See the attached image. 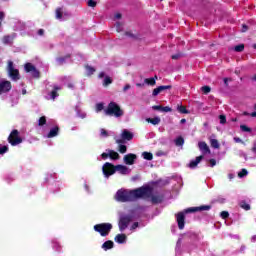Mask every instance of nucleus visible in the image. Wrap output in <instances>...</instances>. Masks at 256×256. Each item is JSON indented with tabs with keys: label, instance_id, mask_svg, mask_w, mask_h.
Listing matches in <instances>:
<instances>
[{
	"label": "nucleus",
	"instance_id": "f257e3e1",
	"mask_svg": "<svg viewBox=\"0 0 256 256\" xmlns=\"http://www.w3.org/2000/svg\"><path fill=\"white\" fill-rule=\"evenodd\" d=\"M152 190L149 187H142L135 190L120 189L116 192L115 199L120 203H127L129 201H137L141 197H147L151 195Z\"/></svg>",
	"mask_w": 256,
	"mask_h": 256
},
{
	"label": "nucleus",
	"instance_id": "f03ea898",
	"mask_svg": "<svg viewBox=\"0 0 256 256\" xmlns=\"http://www.w3.org/2000/svg\"><path fill=\"white\" fill-rule=\"evenodd\" d=\"M115 171H118L121 175H129V173H131V170L124 165L114 166L113 164L106 162L102 167V172L106 179H109L111 175H115Z\"/></svg>",
	"mask_w": 256,
	"mask_h": 256
},
{
	"label": "nucleus",
	"instance_id": "7ed1b4c3",
	"mask_svg": "<svg viewBox=\"0 0 256 256\" xmlns=\"http://www.w3.org/2000/svg\"><path fill=\"white\" fill-rule=\"evenodd\" d=\"M209 209H211V206L205 205V206L191 207L184 210L183 212H179L176 215V220H177L179 229H185V214L197 213V211H209Z\"/></svg>",
	"mask_w": 256,
	"mask_h": 256
},
{
	"label": "nucleus",
	"instance_id": "20e7f679",
	"mask_svg": "<svg viewBox=\"0 0 256 256\" xmlns=\"http://www.w3.org/2000/svg\"><path fill=\"white\" fill-rule=\"evenodd\" d=\"M133 217V214H124L123 212H119L118 227L121 232L125 231V229L129 227V223L133 221Z\"/></svg>",
	"mask_w": 256,
	"mask_h": 256
},
{
	"label": "nucleus",
	"instance_id": "39448f33",
	"mask_svg": "<svg viewBox=\"0 0 256 256\" xmlns=\"http://www.w3.org/2000/svg\"><path fill=\"white\" fill-rule=\"evenodd\" d=\"M105 115H110L111 117H123V110L115 102H110L107 109L104 110Z\"/></svg>",
	"mask_w": 256,
	"mask_h": 256
},
{
	"label": "nucleus",
	"instance_id": "423d86ee",
	"mask_svg": "<svg viewBox=\"0 0 256 256\" xmlns=\"http://www.w3.org/2000/svg\"><path fill=\"white\" fill-rule=\"evenodd\" d=\"M111 229H113V224L111 223H100L94 225V231H96V233H100L101 237H107V235L111 233Z\"/></svg>",
	"mask_w": 256,
	"mask_h": 256
},
{
	"label": "nucleus",
	"instance_id": "0eeeda50",
	"mask_svg": "<svg viewBox=\"0 0 256 256\" xmlns=\"http://www.w3.org/2000/svg\"><path fill=\"white\" fill-rule=\"evenodd\" d=\"M7 73L8 77H10L12 81H19V79H21V76H19V70L15 68L13 61L11 60L8 61Z\"/></svg>",
	"mask_w": 256,
	"mask_h": 256
},
{
	"label": "nucleus",
	"instance_id": "6e6552de",
	"mask_svg": "<svg viewBox=\"0 0 256 256\" xmlns=\"http://www.w3.org/2000/svg\"><path fill=\"white\" fill-rule=\"evenodd\" d=\"M8 142L13 147H15L16 145H20V143H23V139H21V136H19V131L13 130L8 137Z\"/></svg>",
	"mask_w": 256,
	"mask_h": 256
},
{
	"label": "nucleus",
	"instance_id": "1a4fd4ad",
	"mask_svg": "<svg viewBox=\"0 0 256 256\" xmlns=\"http://www.w3.org/2000/svg\"><path fill=\"white\" fill-rule=\"evenodd\" d=\"M24 69H25L26 73H30L32 75V77L39 79V71L37 68H35V66L33 64H31V63L25 64Z\"/></svg>",
	"mask_w": 256,
	"mask_h": 256
},
{
	"label": "nucleus",
	"instance_id": "9d476101",
	"mask_svg": "<svg viewBox=\"0 0 256 256\" xmlns=\"http://www.w3.org/2000/svg\"><path fill=\"white\" fill-rule=\"evenodd\" d=\"M9 91H11V82L7 80L0 81V95L9 93Z\"/></svg>",
	"mask_w": 256,
	"mask_h": 256
},
{
	"label": "nucleus",
	"instance_id": "9b49d317",
	"mask_svg": "<svg viewBox=\"0 0 256 256\" xmlns=\"http://www.w3.org/2000/svg\"><path fill=\"white\" fill-rule=\"evenodd\" d=\"M65 17H69V13H67V11H65L63 8H57L56 19H58V21H63L65 20Z\"/></svg>",
	"mask_w": 256,
	"mask_h": 256
},
{
	"label": "nucleus",
	"instance_id": "f8f14e48",
	"mask_svg": "<svg viewBox=\"0 0 256 256\" xmlns=\"http://www.w3.org/2000/svg\"><path fill=\"white\" fill-rule=\"evenodd\" d=\"M135 159H137V155L135 154H127L124 156V163L126 165H134L135 164Z\"/></svg>",
	"mask_w": 256,
	"mask_h": 256
},
{
	"label": "nucleus",
	"instance_id": "ddd939ff",
	"mask_svg": "<svg viewBox=\"0 0 256 256\" xmlns=\"http://www.w3.org/2000/svg\"><path fill=\"white\" fill-rule=\"evenodd\" d=\"M198 148L201 151L202 155H207V153H211V149L205 142H199Z\"/></svg>",
	"mask_w": 256,
	"mask_h": 256
},
{
	"label": "nucleus",
	"instance_id": "4468645a",
	"mask_svg": "<svg viewBox=\"0 0 256 256\" xmlns=\"http://www.w3.org/2000/svg\"><path fill=\"white\" fill-rule=\"evenodd\" d=\"M121 140L122 141H131V139H133V133H131L129 130H123L122 134H121Z\"/></svg>",
	"mask_w": 256,
	"mask_h": 256
},
{
	"label": "nucleus",
	"instance_id": "2eb2a0df",
	"mask_svg": "<svg viewBox=\"0 0 256 256\" xmlns=\"http://www.w3.org/2000/svg\"><path fill=\"white\" fill-rule=\"evenodd\" d=\"M60 90H61V87L54 86V89L51 91V93L48 94L47 99H52L53 101H55V99L59 97V94H57V92Z\"/></svg>",
	"mask_w": 256,
	"mask_h": 256
},
{
	"label": "nucleus",
	"instance_id": "dca6fc26",
	"mask_svg": "<svg viewBox=\"0 0 256 256\" xmlns=\"http://www.w3.org/2000/svg\"><path fill=\"white\" fill-rule=\"evenodd\" d=\"M201 161H203V155L196 157L195 160H192L189 163L188 167H190V169H195V167H197V165L200 164Z\"/></svg>",
	"mask_w": 256,
	"mask_h": 256
},
{
	"label": "nucleus",
	"instance_id": "f3484780",
	"mask_svg": "<svg viewBox=\"0 0 256 256\" xmlns=\"http://www.w3.org/2000/svg\"><path fill=\"white\" fill-rule=\"evenodd\" d=\"M167 89H171V86H159L153 90L152 95L153 97H157L159 93H162V91H165Z\"/></svg>",
	"mask_w": 256,
	"mask_h": 256
},
{
	"label": "nucleus",
	"instance_id": "a211bd4d",
	"mask_svg": "<svg viewBox=\"0 0 256 256\" xmlns=\"http://www.w3.org/2000/svg\"><path fill=\"white\" fill-rule=\"evenodd\" d=\"M116 143L119 145L118 146V151L119 153H127V146L123 145V143H125L123 140L121 139H116Z\"/></svg>",
	"mask_w": 256,
	"mask_h": 256
},
{
	"label": "nucleus",
	"instance_id": "6ab92c4d",
	"mask_svg": "<svg viewBox=\"0 0 256 256\" xmlns=\"http://www.w3.org/2000/svg\"><path fill=\"white\" fill-rule=\"evenodd\" d=\"M16 34L6 35L3 37L2 41L4 45H11L13 43V39H15Z\"/></svg>",
	"mask_w": 256,
	"mask_h": 256
},
{
	"label": "nucleus",
	"instance_id": "aec40b11",
	"mask_svg": "<svg viewBox=\"0 0 256 256\" xmlns=\"http://www.w3.org/2000/svg\"><path fill=\"white\" fill-rule=\"evenodd\" d=\"M59 135V127H54L50 129L49 133L46 135L48 139H53V137H57Z\"/></svg>",
	"mask_w": 256,
	"mask_h": 256
},
{
	"label": "nucleus",
	"instance_id": "412c9836",
	"mask_svg": "<svg viewBox=\"0 0 256 256\" xmlns=\"http://www.w3.org/2000/svg\"><path fill=\"white\" fill-rule=\"evenodd\" d=\"M114 241L119 244L126 243L127 236L125 234H118L115 236Z\"/></svg>",
	"mask_w": 256,
	"mask_h": 256
},
{
	"label": "nucleus",
	"instance_id": "4be33fe9",
	"mask_svg": "<svg viewBox=\"0 0 256 256\" xmlns=\"http://www.w3.org/2000/svg\"><path fill=\"white\" fill-rule=\"evenodd\" d=\"M114 243L111 240H108L102 244V249L104 251H109V249H113Z\"/></svg>",
	"mask_w": 256,
	"mask_h": 256
},
{
	"label": "nucleus",
	"instance_id": "5701e85b",
	"mask_svg": "<svg viewBox=\"0 0 256 256\" xmlns=\"http://www.w3.org/2000/svg\"><path fill=\"white\" fill-rule=\"evenodd\" d=\"M147 123H151L152 125H159L161 123V118L156 116L154 118H146Z\"/></svg>",
	"mask_w": 256,
	"mask_h": 256
},
{
	"label": "nucleus",
	"instance_id": "b1692460",
	"mask_svg": "<svg viewBox=\"0 0 256 256\" xmlns=\"http://www.w3.org/2000/svg\"><path fill=\"white\" fill-rule=\"evenodd\" d=\"M142 157H143V159H146V161L153 160V154L151 152H143Z\"/></svg>",
	"mask_w": 256,
	"mask_h": 256
},
{
	"label": "nucleus",
	"instance_id": "393cba45",
	"mask_svg": "<svg viewBox=\"0 0 256 256\" xmlns=\"http://www.w3.org/2000/svg\"><path fill=\"white\" fill-rule=\"evenodd\" d=\"M109 157L110 159H113L114 161L119 159V153L113 151V150H109Z\"/></svg>",
	"mask_w": 256,
	"mask_h": 256
},
{
	"label": "nucleus",
	"instance_id": "a878e982",
	"mask_svg": "<svg viewBox=\"0 0 256 256\" xmlns=\"http://www.w3.org/2000/svg\"><path fill=\"white\" fill-rule=\"evenodd\" d=\"M111 135V132L105 130V129H100V137H103L104 139L109 137Z\"/></svg>",
	"mask_w": 256,
	"mask_h": 256
},
{
	"label": "nucleus",
	"instance_id": "bb28decb",
	"mask_svg": "<svg viewBox=\"0 0 256 256\" xmlns=\"http://www.w3.org/2000/svg\"><path fill=\"white\" fill-rule=\"evenodd\" d=\"M210 145L214 149H219V141L217 139H211L210 140Z\"/></svg>",
	"mask_w": 256,
	"mask_h": 256
},
{
	"label": "nucleus",
	"instance_id": "cd10ccee",
	"mask_svg": "<svg viewBox=\"0 0 256 256\" xmlns=\"http://www.w3.org/2000/svg\"><path fill=\"white\" fill-rule=\"evenodd\" d=\"M111 83H113V80L111 79V77L105 76V78L103 80L104 87H107V85H111Z\"/></svg>",
	"mask_w": 256,
	"mask_h": 256
},
{
	"label": "nucleus",
	"instance_id": "c85d7f7f",
	"mask_svg": "<svg viewBox=\"0 0 256 256\" xmlns=\"http://www.w3.org/2000/svg\"><path fill=\"white\" fill-rule=\"evenodd\" d=\"M85 69H86L87 75H93V73L95 72V68H93L92 66H89V65H86Z\"/></svg>",
	"mask_w": 256,
	"mask_h": 256
},
{
	"label": "nucleus",
	"instance_id": "c756f323",
	"mask_svg": "<svg viewBox=\"0 0 256 256\" xmlns=\"http://www.w3.org/2000/svg\"><path fill=\"white\" fill-rule=\"evenodd\" d=\"M144 83H146V85H151V86H153V85H155L156 81H155V78H146V79L144 80Z\"/></svg>",
	"mask_w": 256,
	"mask_h": 256
},
{
	"label": "nucleus",
	"instance_id": "7c9ffc66",
	"mask_svg": "<svg viewBox=\"0 0 256 256\" xmlns=\"http://www.w3.org/2000/svg\"><path fill=\"white\" fill-rule=\"evenodd\" d=\"M184 143H185V140L183 139V137H178L175 140V144L177 145V147H181Z\"/></svg>",
	"mask_w": 256,
	"mask_h": 256
},
{
	"label": "nucleus",
	"instance_id": "2f4dec72",
	"mask_svg": "<svg viewBox=\"0 0 256 256\" xmlns=\"http://www.w3.org/2000/svg\"><path fill=\"white\" fill-rule=\"evenodd\" d=\"M45 123H47V118L45 116L40 117L38 120L39 127H43V125H45Z\"/></svg>",
	"mask_w": 256,
	"mask_h": 256
},
{
	"label": "nucleus",
	"instance_id": "473e14b6",
	"mask_svg": "<svg viewBox=\"0 0 256 256\" xmlns=\"http://www.w3.org/2000/svg\"><path fill=\"white\" fill-rule=\"evenodd\" d=\"M244 49H245V45L243 44H239L234 47V51H236L237 53H241V51H243Z\"/></svg>",
	"mask_w": 256,
	"mask_h": 256
},
{
	"label": "nucleus",
	"instance_id": "72a5a7b5",
	"mask_svg": "<svg viewBox=\"0 0 256 256\" xmlns=\"http://www.w3.org/2000/svg\"><path fill=\"white\" fill-rule=\"evenodd\" d=\"M178 111L179 113H183L185 115H187L189 113V110H187V108H185V106H178Z\"/></svg>",
	"mask_w": 256,
	"mask_h": 256
},
{
	"label": "nucleus",
	"instance_id": "f704fd0d",
	"mask_svg": "<svg viewBox=\"0 0 256 256\" xmlns=\"http://www.w3.org/2000/svg\"><path fill=\"white\" fill-rule=\"evenodd\" d=\"M240 207L242 209H244L245 211H249V209H251V206L248 203H246V202H241L240 203Z\"/></svg>",
	"mask_w": 256,
	"mask_h": 256
},
{
	"label": "nucleus",
	"instance_id": "c9c22d12",
	"mask_svg": "<svg viewBox=\"0 0 256 256\" xmlns=\"http://www.w3.org/2000/svg\"><path fill=\"white\" fill-rule=\"evenodd\" d=\"M248 172L247 169H242L239 173H238V177H240V179H242V177H247Z\"/></svg>",
	"mask_w": 256,
	"mask_h": 256
},
{
	"label": "nucleus",
	"instance_id": "e433bc0d",
	"mask_svg": "<svg viewBox=\"0 0 256 256\" xmlns=\"http://www.w3.org/2000/svg\"><path fill=\"white\" fill-rule=\"evenodd\" d=\"M241 131L244 133H251V128L247 127V125H241L240 126Z\"/></svg>",
	"mask_w": 256,
	"mask_h": 256
},
{
	"label": "nucleus",
	"instance_id": "4c0bfd02",
	"mask_svg": "<svg viewBox=\"0 0 256 256\" xmlns=\"http://www.w3.org/2000/svg\"><path fill=\"white\" fill-rule=\"evenodd\" d=\"M116 31L118 33H121V31H123V23H121V22L116 23Z\"/></svg>",
	"mask_w": 256,
	"mask_h": 256
},
{
	"label": "nucleus",
	"instance_id": "58836bf2",
	"mask_svg": "<svg viewBox=\"0 0 256 256\" xmlns=\"http://www.w3.org/2000/svg\"><path fill=\"white\" fill-rule=\"evenodd\" d=\"M201 91H202L205 95H207V93H211V87H209V86H203V87L201 88Z\"/></svg>",
	"mask_w": 256,
	"mask_h": 256
},
{
	"label": "nucleus",
	"instance_id": "ea45409f",
	"mask_svg": "<svg viewBox=\"0 0 256 256\" xmlns=\"http://www.w3.org/2000/svg\"><path fill=\"white\" fill-rule=\"evenodd\" d=\"M103 109H104L103 103L96 104V113L103 111Z\"/></svg>",
	"mask_w": 256,
	"mask_h": 256
},
{
	"label": "nucleus",
	"instance_id": "a19ab883",
	"mask_svg": "<svg viewBox=\"0 0 256 256\" xmlns=\"http://www.w3.org/2000/svg\"><path fill=\"white\" fill-rule=\"evenodd\" d=\"M219 119H220L221 125H225L227 123V118L225 117V115H220Z\"/></svg>",
	"mask_w": 256,
	"mask_h": 256
},
{
	"label": "nucleus",
	"instance_id": "79ce46f5",
	"mask_svg": "<svg viewBox=\"0 0 256 256\" xmlns=\"http://www.w3.org/2000/svg\"><path fill=\"white\" fill-rule=\"evenodd\" d=\"M7 151H9L7 146L0 147V155H4V153H7Z\"/></svg>",
	"mask_w": 256,
	"mask_h": 256
},
{
	"label": "nucleus",
	"instance_id": "37998d69",
	"mask_svg": "<svg viewBox=\"0 0 256 256\" xmlns=\"http://www.w3.org/2000/svg\"><path fill=\"white\" fill-rule=\"evenodd\" d=\"M97 6V2H95V0H88V7H96Z\"/></svg>",
	"mask_w": 256,
	"mask_h": 256
},
{
	"label": "nucleus",
	"instance_id": "c03bdc74",
	"mask_svg": "<svg viewBox=\"0 0 256 256\" xmlns=\"http://www.w3.org/2000/svg\"><path fill=\"white\" fill-rule=\"evenodd\" d=\"M56 63L58 65H63V63H65V58H63V57L57 58Z\"/></svg>",
	"mask_w": 256,
	"mask_h": 256
},
{
	"label": "nucleus",
	"instance_id": "a18cd8bd",
	"mask_svg": "<svg viewBox=\"0 0 256 256\" xmlns=\"http://www.w3.org/2000/svg\"><path fill=\"white\" fill-rule=\"evenodd\" d=\"M137 227H139V223L138 222H135L134 224H132V226L130 227L131 233H133V231H135V229H137Z\"/></svg>",
	"mask_w": 256,
	"mask_h": 256
},
{
	"label": "nucleus",
	"instance_id": "49530a36",
	"mask_svg": "<svg viewBox=\"0 0 256 256\" xmlns=\"http://www.w3.org/2000/svg\"><path fill=\"white\" fill-rule=\"evenodd\" d=\"M171 111H172V109L169 106L162 107V112L163 113H171Z\"/></svg>",
	"mask_w": 256,
	"mask_h": 256
},
{
	"label": "nucleus",
	"instance_id": "de8ad7c7",
	"mask_svg": "<svg viewBox=\"0 0 256 256\" xmlns=\"http://www.w3.org/2000/svg\"><path fill=\"white\" fill-rule=\"evenodd\" d=\"M220 216L222 217V219H227V217H229V212L227 211H222Z\"/></svg>",
	"mask_w": 256,
	"mask_h": 256
},
{
	"label": "nucleus",
	"instance_id": "09e8293b",
	"mask_svg": "<svg viewBox=\"0 0 256 256\" xmlns=\"http://www.w3.org/2000/svg\"><path fill=\"white\" fill-rule=\"evenodd\" d=\"M152 109H153L154 111H163V106L155 105V106H152Z\"/></svg>",
	"mask_w": 256,
	"mask_h": 256
},
{
	"label": "nucleus",
	"instance_id": "8fccbe9b",
	"mask_svg": "<svg viewBox=\"0 0 256 256\" xmlns=\"http://www.w3.org/2000/svg\"><path fill=\"white\" fill-rule=\"evenodd\" d=\"M77 115L78 117H80V119H85V117H87V114L85 112H78Z\"/></svg>",
	"mask_w": 256,
	"mask_h": 256
},
{
	"label": "nucleus",
	"instance_id": "3c124183",
	"mask_svg": "<svg viewBox=\"0 0 256 256\" xmlns=\"http://www.w3.org/2000/svg\"><path fill=\"white\" fill-rule=\"evenodd\" d=\"M107 152L102 153L101 157L102 159H107L109 157V150H106Z\"/></svg>",
	"mask_w": 256,
	"mask_h": 256
},
{
	"label": "nucleus",
	"instance_id": "603ef678",
	"mask_svg": "<svg viewBox=\"0 0 256 256\" xmlns=\"http://www.w3.org/2000/svg\"><path fill=\"white\" fill-rule=\"evenodd\" d=\"M209 163L211 167H215V165H217V161H215V159H210Z\"/></svg>",
	"mask_w": 256,
	"mask_h": 256
},
{
	"label": "nucleus",
	"instance_id": "864d4df0",
	"mask_svg": "<svg viewBox=\"0 0 256 256\" xmlns=\"http://www.w3.org/2000/svg\"><path fill=\"white\" fill-rule=\"evenodd\" d=\"M4 19H5V13L4 12H0V25L3 22Z\"/></svg>",
	"mask_w": 256,
	"mask_h": 256
},
{
	"label": "nucleus",
	"instance_id": "5fc2aeb1",
	"mask_svg": "<svg viewBox=\"0 0 256 256\" xmlns=\"http://www.w3.org/2000/svg\"><path fill=\"white\" fill-rule=\"evenodd\" d=\"M129 89H131V85L126 84V85L124 86V88H123V91H124V92H125V91H129Z\"/></svg>",
	"mask_w": 256,
	"mask_h": 256
},
{
	"label": "nucleus",
	"instance_id": "6e6d98bb",
	"mask_svg": "<svg viewBox=\"0 0 256 256\" xmlns=\"http://www.w3.org/2000/svg\"><path fill=\"white\" fill-rule=\"evenodd\" d=\"M234 141L235 143H243V140H241L239 137H234Z\"/></svg>",
	"mask_w": 256,
	"mask_h": 256
},
{
	"label": "nucleus",
	"instance_id": "4d7b16f0",
	"mask_svg": "<svg viewBox=\"0 0 256 256\" xmlns=\"http://www.w3.org/2000/svg\"><path fill=\"white\" fill-rule=\"evenodd\" d=\"M114 19H115V20L121 19V13H116V14L114 15Z\"/></svg>",
	"mask_w": 256,
	"mask_h": 256
},
{
	"label": "nucleus",
	"instance_id": "13d9d810",
	"mask_svg": "<svg viewBox=\"0 0 256 256\" xmlns=\"http://www.w3.org/2000/svg\"><path fill=\"white\" fill-rule=\"evenodd\" d=\"M37 33H38V35L43 36L45 33V30L39 29Z\"/></svg>",
	"mask_w": 256,
	"mask_h": 256
},
{
	"label": "nucleus",
	"instance_id": "bf43d9fd",
	"mask_svg": "<svg viewBox=\"0 0 256 256\" xmlns=\"http://www.w3.org/2000/svg\"><path fill=\"white\" fill-rule=\"evenodd\" d=\"M247 29H248V28H247V25L244 24V25L242 26V30H241L242 33H245V32L247 31Z\"/></svg>",
	"mask_w": 256,
	"mask_h": 256
},
{
	"label": "nucleus",
	"instance_id": "052dcab7",
	"mask_svg": "<svg viewBox=\"0 0 256 256\" xmlns=\"http://www.w3.org/2000/svg\"><path fill=\"white\" fill-rule=\"evenodd\" d=\"M181 57V54L172 55V59H179Z\"/></svg>",
	"mask_w": 256,
	"mask_h": 256
},
{
	"label": "nucleus",
	"instance_id": "680f3d73",
	"mask_svg": "<svg viewBox=\"0 0 256 256\" xmlns=\"http://www.w3.org/2000/svg\"><path fill=\"white\" fill-rule=\"evenodd\" d=\"M103 77H105V72H100L99 73V79H103Z\"/></svg>",
	"mask_w": 256,
	"mask_h": 256
},
{
	"label": "nucleus",
	"instance_id": "e2e57ef3",
	"mask_svg": "<svg viewBox=\"0 0 256 256\" xmlns=\"http://www.w3.org/2000/svg\"><path fill=\"white\" fill-rule=\"evenodd\" d=\"M126 36L127 37H135V35H133V33H131V32H126Z\"/></svg>",
	"mask_w": 256,
	"mask_h": 256
},
{
	"label": "nucleus",
	"instance_id": "0e129e2a",
	"mask_svg": "<svg viewBox=\"0 0 256 256\" xmlns=\"http://www.w3.org/2000/svg\"><path fill=\"white\" fill-rule=\"evenodd\" d=\"M228 178H229L230 181H231V179H235V175H234V174H228Z\"/></svg>",
	"mask_w": 256,
	"mask_h": 256
},
{
	"label": "nucleus",
	"instance_id": "69168bd1",
	"mask_svg": "<svg viewBox=\"0 0 256 256\" xmlns=\"http://www.w3.org/2000/svg\"><path fill=\"white\" fill-rule=\"evenodd\" d=\"M145 84H142V83H137L136 84V87H144Z\"/></svg>",
	"mask_w": 256,
	"mask_h": 256
},
{
	"label": "nucleus",
	"instance_id": "338daca9",
	"mask_svg": "<svg viewBox=\"0 0 256 256\" xmlns=\"http://www.w3.org/2000/svg\"><path fill=\"white\" fill-rule=\"evenodd\" d=\"M252 151H253L254 153H256V143H254V146H253V148H252Z\"/></svg>",
	"mask_w": 256,
	"mask_h": 256
},
{
	"label": "nucleus",
	"instance_id": "774afa93",
	"mask_svg": "<svg viewBox=\"0 0 256 256\" xmlns=\"http://www.w3.org/2000/svg\"><path fill=\"white\" fill-rule=\"evenodd\" d=\"M250 115L251 117H256V112H252Z\"/></svg>",
	"mask_w": 256,
	"mask_h": 256
}]
</instances>
